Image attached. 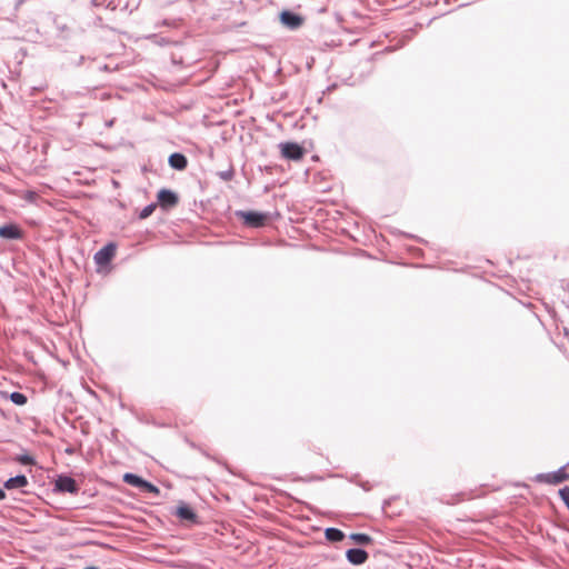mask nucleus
I'll return each instance as SVG.
<instances>
[{
	"label": "nucleus",
	"instance_id": "obj_1",
	"mask_svg": "<svg viewBox=\"0 0 569 569\" xmlns=\"http://www.w3.org/2000/svg\"><path fill=\"white\" fill-rule=\"evenodd\" d=\"M539 481H543L550 485L560 483L567 479H569V465L561 467L555 472L539 475L537 477Z\"/></svg>",
	"mask_w": 569,
	"mask_h": 569
},
{
	"label": "nucleus",
	"instance_id": "obj_2",
	"mask_svg": "<svg viewBox=\"0 0 569 569\" xmlns=\"http://www.w3.org/2000/svg\"><path fill=\"white\" fill-rule=\"evenodd\" d=\"M280 150L282 157L290 160H300L305 154L303 148L295 142L281 143Z\"/></svg>",
	"mask_w": 569,
	"mask_h": 569
},
{
	"label": "nucleus",
	"instance_id": "obj_3",
	"mask_svg": "<svg viewBox=\"0 0 569 569\" xmlns=\"http://www.w3.org/2000/svg\"><path fill=\"white\" fill-rule=\"evenodd\" d=\"M249 227L258 228L266 223L267 214L256 211H240L238 213Z\"/></svg>",
	"mask_w": 569,
	"mask_h": 569
},
{
	"label": "nucleus",
	"instance_id": "obj_4",
	"mask_svg": "<svg viewBox=\"0 0 569 569\" xmlns=\"http://www.w3.org/2000/svg\"><path fill=\"white\" fill-rule=\"evenodd\" d=\"M116 253V246L112 243H109L101 248L96 254H94V261L97 264L104 266L111 261Z\"/></svg>",
	"mask_w": 569,
	"mask_h": 569
},
{
	"label": "nucleus",
	"instance_id": "obj_5",
	"mask_svg": "<svg viewBox=\"0 0 569 569\" xmlns=\"http://www.w3.org/2000/svg\"><path fill=\"white\" fill-rule=\"evenodd\" d=\"M56 489L61 492L77 493L78 486L73 478L67 476H60L56 480Z\"/></svg>",
	"mask_w": 569,
	"mask_h": 569
},
{
	"label": "nucleus",
	"instance_id": "obj_6",
	"mask_svg": "<svg viewBox=\"0 0 569 569\" xmlns=\"http://www.w3.org/2000/svg\"><path fill=\"white\" fill-rule=\"evenodd\" d=\"M280 21L282 24L290 29H297L302 24L303 19L298 14L291 13L289 11H283L280 14Z\"/></svg>",
	"mask_w": 569,
	"mask_h": 569
},
{
	"label": "nucleus",
	"instance_id": "obj_7",
	"mask_svg": "<svg viewBox=\"0 0 569 569\" xmlns=\"http://www.w3.org/2000/svg\"><path fill=\"white\" fill-rule=\"evenodd\" d=\"M158 201L162 207H174L178 203V196L168 189H162L158 193Z\"/></svg>",
	"mask_w": 569,
	"mask_h": 569
},
{
	"label": "nucleus",
	"instance_id": "obj_8",
	"mask_svg": "<svg viewBox=\"0 0 569 569\" xmlns=\"http://www.w3.org/2000/svg\"><path fill=\"white\" fill-rule=\"evenodd\" d=\"M346 556L348 561L356 566L365 563L368 559V553L365 550L357 548L349 549Z\"/></svg>",
	"mask_w": 569,
	"mask_h": 569
},
{
	"label": "nucleus",
	"instance_id": "obj_9",
	"mask_svg": "<svg viewBox=\"0 0 569 569\" xmlns=\"http://www.w3.org/2000/svg\"><path fill=\"white\" fill-rule=\"evenodd\" d=\"M21 232L19 228L14 224H6L0 227V237L6 239H18L20 238Z\"/></svg>",
	"mask_w": 569,
	"mask_h": 569
},
{
	"label": "nucleus",
	"instance_id": "obj_10",
	"mask_svg": "<svg viewBox=\"0 0 569 569\" xmlns=\"http://www.w3.org/2000/svg\"><path fill=\"white\" fill-rule=\"evenodd\" d=\"M169 164L177 170H183L186 169L188 161L187 158L182 153H172L169 157Z\"/></svg>",
	"mask_w": 569,
	"mask_h": 569
},
{
	"label": "nucleus",
	"instance_id": "obj_11",
	"mask_svg": "<svg viewBox=\"0 0 569 569\" xmlns=\"http://www.w3.org/2000/svg\"><path fill=\"white\" fill-rule=\"evenodd\" d=\"M28 485V479L26 476L23 475H19V476H16V477H12L10 479H8L6 482H4V487L9 490L11 489H18V488H23Z\"/></svg>",
	"mask_w": 569,
	"mask_h": 569
},
{
	"label": "nucleus",
	"instance_id": "obj_12",
	"mask_svg": "<svg viewBox=\"0 0 569 569\" xmlns=\"http://www.w3.org/2000/svg\"><path fill=\"white\" fill-rule=\"evenodd\" d=\"M177 516L180 519L192 521V522L196 521V518H197V516L193 512V510L191 508H189L188 506H180V507H178Z\"/></svg>",
	"mask_w": 569,
	"mask_h": 569
},
{
	"label": "nucleus",
	"instance_id": "obj_13",
	"mask_svg": "<svg viewBox=\"0 0 569 569\" xmlns=\"http://www.w3.org/2000/svg\"><path fill=\"white\" fill-rule=\"evenodd\" d=\"M325 536L329 541L332 542L341 541L345 538L343 532L336 528L326 529Z\"/></svg>",
	"mask_w": 569,
	"mask_h": 569
},
{
	"label": "nucleus",
	"instance_id": "obj_14",
	"mask_svg": "<svg viewBox=\"0 0 569 569\" xmlns=\"http://www.w3.org/2000/svg\"><path fill=\"white\" fill-rule=\"evenodd\" d=\"M123 481L138 488H141L142 485H144V480L133 473H126L123 476Z\"/></svg>",
	"mask_w": 569,
	"mask_h": 569
},
{
	"label": "nucleus",
	"instance_id": "obj_15",
	"mask_svg": "<svg viewBox=\"0 0 569 569\" xmlns=\"http://www.w3.org/2000/svg\"><path fill=\"white\" fill-rule=\"evenodd\" d=\"M350 538L357 542V543H360V545H368L371 542V537L366 535V533H352L350 536Z\"/></svg>",
	"mask_w": 569,
	"mask_h": 569
},
{
	"label": "nucleus",
	"instance_id": "obj_16",
	"mask_svg": "<svg viewBox=\"0 0 569 569\" xmlns=\"http://www.w3.org/2000/svg\"><path fill=\"white\" fill-rule=\"evenodd\" d=\"M10 400L18 406H23L27 403V397L21 392H12L10 395Z\"/></svg>",
	"mask_w": 569,
	"mask_h": 569
},
{
	"label": "nucleus",
	"instance_id": "obj_17",
	"mask_svg": "<svg viewBox=\"0 0 569 569\" xmlns=\"http://www.w3.org/2000/svg\"><path fill=\"white\" fill-rule=\"evenodd\" d=\"M156 209V204L154 203H151V204H148L147 207H144L140 213H139V218L140 219H146L148 218L149 216H151L153 213Z\"/></svg>",
	"mask_w": 569,
	"mask_h": 569
},
{
	"label": "nucleus",
	"instance_id": "obj_18",
	"mask_svg": "<svg viewBox=\"0 0 569 569\" xmlns=\"http://www.w3.org/2000/svg\"><path fill=\"white\" fill-rule=\"evenodd\" d=\"M559 495L569 509V487H563L562 489H560Z\"/></svg>",
	"mask_w": 569,
	"mask_h": 569
},
{
	"label": "nucleus",
	"instance_id": "obj_19",
	"mask_svg": "<svg viewBox=\"0 0 569 569\" xmlns=\"http://www.w3.org/2000/svg\"><path fill=\"white\" fill-rule=\"evenodd\" d=\"M18 461H20L23 465H32L34 462L33 458L31 456H28V455L20 456L18 458Z\"/></svg>",
	"mask_w": 569,
	"mask_h": 569
},
{
	"label": "nucleus",
	"instance_id": "obj_20",
	"mask_svg": "<svg viewBox=\"0 0 569 569\" xmlns=\"http://www.w3.org/2000/svg\"><path fill=\"white\" fill-rule=\"evenodd\" d=\"M143 489H146L148 492H153V493H158V488L156 486H153L152 483L148 482L144 480V485H142Z\"/></svg>",
	"mask_w": 569,
	"mask_h": 569
},
{
	"label": "nucleus",
	"instance_id": "obj_21",
	"mask_svg": "<svg viewBox=\"0 0 569 569\" xmlns=\"http://www.w3.org/2000/svg\"><path fill=\"white\" fill-rule=\"evenodd\" d=\"M230 177H231V172H222L221 173V178L224 179V180L230 179Z\"/></svg>",
	"mask_w": 569,
	"mask_h": 569
},
{
	"label": "nucleus",
	"instance_id": "obj_22",
	"mask_svg": "<svg viewBox=\"0 0 569 569\" xmlns=\"http://www.w3.org/2000/svg\"><path fill=\"white\" fill-rule=\"evenodd\" d=\"M6 497V493L2 489H0V500L4 499Z\"/></svg>",
	"mask_w": 569,
	"mask_h": 569
},
{
	"label": "nucleus",
	"instance_id": "obj_23",
	"mask_svg": "<svg viewBox=\"0 0 569 569\" xmlns=\"http://www.w3.org/2000/svg\"><path fill=\"white\" fill-rule=\"evenodd\" d=\"M84 569H99L98 567H94V566H91V567H87Z\"/></svg>",
	"mask_w": 569,
	"mask_h": 569
}]
</instances>
